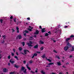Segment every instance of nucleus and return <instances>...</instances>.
I'll return each instance as SVG.
<instances>
[{"instance_id":"obj_1","label":"nucleus","mask_w":74,"mask_h":74,"mask_svg":"<svg viewBox=\"0 0 74 74\" xmlns=\"http://www.w3.org/2000/svg\"><path fill=\"white\" fill-rule=\"evenodd\" d=\"M21 70L23 71V72L24 73L27 74V72H26V70H27V69H25V67L22 66L21 67Z\"/></svg>"},{"instance_id":"obj_2","label":"nucleus","mask_w":74,"mask_h":74,"mask_svg":"<svg viewBox=\"0 0 74 74\" xmlns=\"http://www.w3.org/2000/svg\"><path fill=\"white\" fill-rule=\"evenodd\" d=\"M8 71V69L6 68H3V71L5 73H6V72H7Z\"/></svg>"},{"instance_id":"obj_3","label":"nucleus","mask_w":74,"mask_h":74,"mask_svg":"<svg viewBox=\"0 0 74 74\" xmlns=\"http://www.w3.org/2000/svg\"><path fill=\"white\" fill-rule=\"evenodd\" d=\"M26 67L29 70H31V68L30 67H29V64H27L26 65Z\"/></svg>"},{"instance_id":"obj_4","label":"nucleus","mask_w":74,"mask_h":74,"mask_svg":"<svg viewBox=\"0 0 74 74\" xmlns=\"http://www.w3.org/2000/svg\"><path fill=\"white\" fill-rule=\"evenodd\" d=\"M10 62L11 63H12V64H13V63H14V61H12V59H11L10 60Z\"/></svg>"},{"instance_id":"obj_5","label":"nucleus","mask_w":74,"mask_h":74,"mask_svg":"<svg viewBox=\"0 0 74 74\" xmlns=\"http://www.w3.org/2000/svg\"><path fill=\"white\" fill-rule=\"evenodd\" d=\"M68 49H69V47L68 46H66L64 48V51H67Z\"/></svg>"},{"instance_id":"obj_6","label":"nucleus","mask_w":74,"mask_h":74,"mask_svg":"<svg viewBox=\"0 0 74 74\" xmlns=\"http://www.w3.org/2000/svg\"><path fill=\"white\" fill-rule=\"evenodd\" d=\"M38 33H39L38 31V30H37L36 31V32L34 33V34H38Z\"/></svg>"},{"instance_id":"obj_7","label":"nucleus","mask_w":74,"mask_h":74,"mask_svg":"<svg viewBox=\"0 0 74 74\" xmlns=\"http://www.w3.org/2000/svg\"><path fill=\"white\" fill-rule=\"evenodd\" d=\"M39 42L40 44H44V42L42 41L41 40Z\"/></svg>"},{"instance_id":"obj_8","label":"nucleus","mask_w":74,"mask_h":74,"mask_svg":"<svg viewBox=\"0 0 74 74\" xmlns=\"http://www.w3.org/2000/svg\"><path fill=\"white\" fill-rule=\"evenodd\" d=\"M57 63L58 66H60V65H62L60 62H58Z\"/></svg>"},{"instance_id":"obj_9","label":"nucleus","mask_w":74,"mask_h":74,"mask_svg":"<svg viewBox=\"0 0 74 74\" xmlns=\"http://www.w3.org/2000/svg\"><path fill=\"white\" fill-rule=\"evenodd\" d=\"M44 30H45V29L43 28L42 29V33H44V32H45V31Z\"/></svg>"},{"instance_id":"obj_10","label":"nucleus","mask_w":74,"mask_h":74,"mask_svg":"<svg viewBox=\"0 0 74 74\" xmlns=\"http://www.w3.org/2000/svg\"><path fill=\"white\" fill-rule=\"evenodd\" d=\"M52 58H51V59H47V61H48V62H52Z\"/></svg>"},{"instance_id":"obj_11","label":"nucleus","mask_w":74,"mask_h":74,"mask_svg":"<svg viewBox=\"0 0 74 74\" xmlns=\"http://www.w3.org/2000/svg\"><path fill=\"white\" fill-rule=\"evenodd\" d=\"M27 45H28V46L29 47H33V46H32V45H31L30 44V43H27Z\"/></svg>"},{"instance_id":"obj_12","label":"nucleus","mask_w":74,"mask_h":74,"mask_svg":"<svg viewBox=\"0 0 74 74\" xmlns=\"http://www.w3.org/2000/svg\"><path fill=\"white\" fill-rule=\"evenodd\" d=\"M24 53H25V54H26V52H27V51H28V52H29V51H28V50H24Z\"/></svg>"},{"instance_id":"obj_13","label":"nucleus","mask_w":74,"mask_h":74,"mask_svg":"<svg viewBox=\"0 0 74 74\" xmlns=\"http://www.w3.org/2000/svg\"><path fill=\"white\" fill-rule=\"evenodd\" d=\"M41 57L42 58H45V54H44Z\"/></svg>"},{"instance_id":"obj_14","label":"nucleus","mask_w":74,"mask_h":74,"mask_svg":"<svg viewBox=\"0 0 74 74\" xmlns=\"http://www.w3.org/2000/svg\"><path fill=\"white\" fill-rule=\"evenodd\" d=\"M72 49L71 50V51H74V47L73 46L72 47Z\"/></svg>"},{"instance_id":"obj_15","label":"nucleus","mask_w":74,"mask_h":74,"mask_svg":"<svg viewBox=\"0 0 74 74\" xmlns=\"http://www.w3.org/2000/svg\"><path fill=\"white\" fill-rule=\"evenodd\" d=\"M18 38H19V39H21V38H22V36H21V35H20L18 36Z\"/></svg>"},{"instance_id":"obj_16","label":"nucleus","mask_w":74,"mask_h":74,"mask_svg":"<svg viewBox=\"0 0 74 74\" xmlns=\"http://www.w3.org/2000/svg\"><path fill=\"white\" fill-rule=\"evenodd\" d=\"M41 73L42 74H45V73L43 71H41Z\"/></svg>"},{"instance_id":"obj_17","label":"nucleus","mask_w":74,"mask_h":74,"mask_svg":"<svg viewBox=\"0 0 74 74\" xmlns=\"http://www.w3.org/2000/svg\"><path fill=\"white\" fill-rule=\"evenodd\" d=\"M54 63H50L48 64V65H52V64H54Z\"/></svg>"},{"instance_id":"obj_18","label":"nucleus","mask_w":74,"mask_h":74,"mask_svg":"<svg viewBox=\"0 0 74 74\" xmlns=\"http://www.w3.org/2000/svg\"><path fill=\"white\" fill-rule=\"evenodd\" d=\"M2 37L3 39V40H4V39H5V38L6 37V36H2Z\"/></svg>"},{"instance_id":"obj_19","label":"nucleus","mask_w":74,"mask_h":74,"mask_svg":"<svg viewBox=\"0 0 74 74\" xmlns=\"http://www.w3.org/2000/svg\"><path fill=\"white\" fill-rule=\"evenodd\" d=\"M38 45H36L34 47V48H38Z\"/></svg>"},{"instance_id":"obj_20","label":"nucleus","mask_w":74,"mask_h":74,"mask_svg":"<svg viewBox=\"0 0 74 74\" xmlns=\"http://www.w3.org/2000/svg\"><path fill=\"white\" fill-rule=\"evenodd\" d=\"M70 39H70V38H68L66 39V42H67V41H68L69 40H70Z\"/></svg>"},{"instance_id":"obj_21","label":"nucleus","mask_w":74,"mask_h":74,"mask_svg":"<svg viewBox=\"0 0 74 74\" xmlns=\"http://www.w3.org/2000/svg\"><path fill=\"white\" fill-rule=\"evenodd\" d=\"M16 29L17 30V33H19V28H18V27H16Z\"/></svg>"},{"instance_id":"obj_22","label":"nucleus","mask_w":74,"mask_h":74,"mask_svg":"<svg viewBox=\"0 0 74 74\" xmlns=\"http://www.w3.org/2000/svg\"><path fill=\"white\" fill-rule=\"evenodd\" d=\"M56 58H58V59H60V57L59 56H56Z\"/></svg>"},{"instance_id":"obj_23","label":"nucleus","mask_w":74,"mask_h":74,"mask_svg":"<svg viewBox=\"0 0 74 74\" xmlns=\"http://www.w3.org/2000/svg\"><path fill=\"white\" fill-rule=\"evenodd\" d=\"M14 58H15L17 60H18V57L17 56H15L14 57Z\"/></svg>"},{"instance_id":"obj_24","label":"nucleus","mask_w":74,"mask_h":74,"mask_svg":"<svg viewBox=\"0 0 74 74\" xmlns=\"http://www.w3.org/2000/svg\"><path fill=\"white\" fill-rule=\"evenodd\" d=\"M22 49V48L19 47L18 49V50H19V51H21Z\"/></svg>"},{"instance_id":"obj_25","label":"nucleus","mask_w":74,"mask_h":74,"mask_svg":"<svg viewBox=\"0 0 74 74\" xmlns=\"http://www.w3.org/2000/svg\"><path fill=\"white\" fill-rule=\"evenodd\" d=\"M31 73L32 74H35V72L32 71H31Z\"/></svg>"},{"instance_id":"obj_26","label":"nucleus","mask_w":74,"mask_h":74,"mask_svg":"<svg viewBox=\"0 0 74 74\" xmlns=\"http://www.w3.org/2000/svg\"><path fill=\"white\" fill-rule=\"evenodd\" d=\"M14 67H16V68H18V67H19V66H16V65H15L14 66Z\"/></svg>"},{"instance_id":"obj_27","label":"nucleus","mask_w":74,"mask_h":74,"mask_svg":"<svg viewBox=\"0 0 74 74\" xmlns=\"http://www.w3.org/2000/svg\"><path fill=\"white\" fill-rule=\"evenodd\" d=\"M25 32L26 33H27V34H28L29 33V31H27V30H25Z\"/></svg>"},{"instance_id":"obj_28","label":"nucleus","mask_w":74,"mask_h":74,"mask_svg":"<svg viewBox=\"0 0 74 74\" xmlns=\"http://www.w3.org/2000/svg\"><path fill=\"white\" fill-rule=\"evenodd\" d=\"M73 37H74V36L73 35H72L70 36V38H73Z\"/></svg>"},{"instance_id":"obj_29","label":"nucleus","mask_w":74,"mask_h":74,"mask_svg":"<svg viewBox=\"0 0 74 74\" xmlns=\"http://www.w3.org/2000/svg\"><path fill=\"white\" fill-rule=\"evenodd\" d=\"M28 30H29V31H30V32H31L32 30V29H30V28H28Z\"/></svg>"},{"instance_id":"obj_30","label":"nucleus","mask_w":74,"mask_h":74,"mask_svg":"<svg viewBox=\"0 0 74 74\" xmlns=\"http://www.w3.org/2000/svg\"><path fill=\"white\" fill-rule=\"evenodd\" d=\"M8 58L9 59H10V58H11V56L9 55L8 56Z\"/></svg>"},{"instance_id":"obj_31","label":"nucleus","mask_w":74,"mask_h":74,"mask_svg":"<svg viewBox=\"0 0 74 74\" xmlns=\"http://www.w3.org/2000/svg\"><path fill=\"white\" fill-rule=\"evenodd\" d=\"M34 56H37V54L36 53H35L34 54Z\"/></svg>"},{"instance_id":"obj_32","label":"nucleus","mask_w":74,"mask_h":74,"mask_svg":"<svg viewBox=\"0 0 74 74\" xmlns=\"http://www.w3.org/2000/svg\"><path fill=\"white\" fill-rule=\"evenodd\" d=\"M49 34L48 33H46V34H45V36H48Z\"/></svg>"},{"instance_id":"obj_33","label":"nucleus","mask_w":74,"mask_h":74,"mask_svg":"<svg viewBox=\"0 0 74 74\" xmlns=\"http://www.w3.org/2000/svg\"><path fill=\"white\" fill-rule=\"evenodd\" d=\"M14 73H15V72H10V74H14Z\"/></svg>"},{"instance_id":"obj_34","label":"nucleus","mask_w":74,"mask_h":74,"mask_svg":"<svg viewBox=\"0 0 74 74\" xmlns=\"http://www.w3.org/2000/svg\"><path fill=\"white\" fill-rule=\"evenodd\" d=\"M52 41H53V42H56V40H54V39H52Z\"/></svg>"},{"instance_id":"obj_35","label":"nucleus","mask_w":74,"mask_h":74,"mask_svg":"<svg viewBox=\"0 0 74 74\" xmlns=\"http://www.w3.org/2000/svg\"><path fill=\"white\" fill-rule=\"evenodd\" d=\"M43 49H44V47H41L40 48L41 50H43Z\"/></svg>"},{"instance_id":"obj_36","label":"nucleus","mask_w":74,"mask_h":74,"mask_svg":"<svg viewBox=\"0 0 74 74\" xmlns=\"http://www.w3.org/2000/svg\"><path fill=\"white\" fill-rule=\"evenodd\" d=\"M11 55L12 56H14V54L13 53H12Z\"/></svg>"},{"instance_id":"obj_37","label":"nucleus","mask_w":74,"mask_h":74,"mask_svg":"<svg viewBox=\"0 0 74 74\" xmlns=\"http://www.w3.org/2000/svg\"><path fill=\"white\" fill-rule=\"evenodd\" d=\"M22 44H23V46H24L25 45V42H23L22 43Z\"/></svg>"},{"instance_id":"obj_38","label":"nucleus","mask_w":74,"mask_h":74,"mask_svg":"<svg viewBox=\"0 0 74 74\" xmlns=\"http://www.w3.org/2000/svg\"><path fill=\"white\" fill-rule=\"evenodd\" d=\"M69 26H65L64 27V28H67V27H68Z\"/></svg>"},{"instance_id":"obj_39","label":"nucleus","mask_w":74,"mask_h":74,"mask_svg":"<svg viewBox=\"0 0 74 74\" xmlns=\"http://www.w3.org/2000/svg\"><path fill=\"white\" fill-rule=\"evenodd\" d=\"M1 43L2 44H4V40H3L2 41V42Z\"/></svg>"},{"instance_id":"obj_40","label":"nucleus","mask_w":74,"mask_h":74,"mask_svg":"<svg viewBox=\"0 0 74 74\" xmlns=\"http://www.w3.org/2000/svg\"><path fill=\"white\" fill-rule=\"evenodd\" d=\"M26 61H24L23 62V63L24 64H26Z\"/></svg>"},{"instance_id":"obj_41","label":"nucleus","mask_w":74,"mask_h":74,"mask_svg":"<svg viewBox=\"0 0 74 74\" xmlns=\"http://www.w3.org/2000/svg\"><path fill=\"white\" fill-rule=\"evenodd\" d=\"M54 52H55V53H57V51H56V50H54L53 51Z\"/></svg>"},{"instance_id":"obj_42","label":"nucleus","mask_w":74,"mask_h":74,"mask_svg":"<svg viewBox=\"0 0 74 74\" xmlns=\"http://www.w3.org/2000/svg\"><path fill=\"white\" fill-rule=\"evenodd\" d=\"M33 40V38L32 37H31L29 38L30 40Z\"/></svg>"},{"instance_id":"obj_43","label":"nucleus","mask_w":74,"mask_h":74,"mask_svg":"<svg viewBox=\"0 0 74 74\" xmlns=\"http://www.w3.org/2000/svg\"><path fill=\"white\" fill-rule=\"evenodd\" d=\"M47 67H51V66H50V65H48V66H46Z\"/></svg>"},{"instance_id":"obj_44","label":"nucleus","mask_w":74,"mask_h":74,"mask_svg":"<svg viewBox=\"0 0 74 74\" xmlns=\"http://www.w3.org/2000/svg\"><path fill=\"white\" fill-rule=\"evenodd\" d=\"M13 51L14 52H15V49H13Z\"/></svg>"},{"instance_id":"obj_45","label":"nucleus","mask_w":74,"mask_h":74,"mask_svg":"<svg viewBox=\"0 0 74 74\" xmlns=\"http://www.w3.org/2000/svg\"><path fill=\"white\" fill-rule=\"evenodd\" d=\"M0 22H1V23H3V20L1 19L0 20Z\"/></svg>"},{"instance_id":"obj_46","label":"nucleus","mask_w":74,"mask_h":74,"mask_svg":"<svg viewBox=\"0 0 74 74\" xmlns=\"http://www.w3.org/2000/svg\"><path fill=\"white\" fill-rule=\"evenodd\" d=\"M10 18L11 19H12V18H13V17L12 16L10 17Z\"/></svg>"},{"instance_id":"obj_47","label":"nucleus","mask_w":74,"mask_h":74,"mask_svg":"<svg viewBox=\"0 0 74 74\" xmlns=\"http://www.w3.org/2000/svg\"><path fill=\"white\" fill-rule=\"evenodd\" d=\"M12 33H14V32H15V30H14V29H12Z\"/></svg>"},{"instance_id":"obj_48","label":"nucleus","mask_w":74,"mask_h":74,"mask_svg":"<svg viewBox=\"0 0 74 74\" xmlns=\"http://www.w3.org/2000/svg\"><path fill=\"white\" fill-rule=\"evenodd\" d=\"M64 74V73H63V72H60L59 73V74Z\"/></svg>"},{"instance_id":"obj_49","label":"nucleus","mask_w":74,"mask_h":74,"mask_svg":"<svg viewBox=\"0 0 74 74\" xmlns=\"http://www.w3.org/2000/svg\"><path fill=\"white\" fill-rule=\"evenodd\" d=\"M24 36H25V37H26V33H24Z\"/></svg>"},{"instance_id":"obj_50","label":"nucleus","mask_w":74,"mask_h":74,"mask_svg":"<svg viewBox=\"0 0 74 74\" xmlns=\"http://www.w3.org/2000/svg\"><path fill=\"white\" fill-rule=\"evenodd\" d=\"M2 58V56H1V54H0V59Z\"/></svg>"},{"instance_id":"obj_51","label":"nucleus","mask_w":74,"mask_h":74,"mask_svg":"<svg viewBox=\"0 0 74 74\" xmlns=\"http://www.w3.org/2000/svg\"><path fill=\"white\" fill-rule=\"evenodd\" d=\"M29 63H33V61H30L29 62Z\"/></svg>"},{"instance_id":"obj_52","label":"nucleus","mask_w":74,"mask_h":74,"mask_svg":"<svg viewBox=\"0 0 74 74\" xmlns=\"http://www.w3.org/2000/svg\"><path fill=\"white\" fill-rule=\"evenodd\" d=\"M14 21L15 22H16V19L14 18Z\"/></svg>"},{"instance_id":"obj_53","label":"nucleus","mask_w":74,"mask_h":74,"mask_svg":"<svg viewBox=\"0 0 74 74\" xmlns=\"http://www.w3.org/2000/svg\"><path fill=\"white\" fill-rule=\"evenodd\" d=\"M35 73H37V72H38V70H36L35 71Z\"/></svg>"},{"instance_id":"obj_54","label":"nucleus","mask_w":74,"mask_h":74,"mask_svg":"<svg viewBox=\"0 0 74 74\" xmlns=\"http://www.w3.org/2000/svg\"><path fill=\"white\" fill-rule=\"evenodd\" d=\"M29 42L30 43V44H32V43H33L32 42V41H29Z\"/></svg>"},{"instance_id":"obj_55","label":"nucleus","mask_w":74,"mask_h":74,"mask_svg":"<svg viewBox=\"0 0 74 74\" xmlns=\"http://www.w3.org/2000/svg\"><path fill=\"white\" fill-rule=\"evenodd\" d=\"M51 74H57L55 73H51Z\"/></svg>"},{"instance_id":"obj_56","label":"nucleus","mask_w":74,"mask_h":74,"mask_svg":"<svg viewBox=\"0 0 74 74\" xmlns=\"http://www.w3.org/2000/svg\"><path fill=\"white\" fill-rule=\"evenodd\" d=\"M27 19H28V20H30V18H27Z\"/></svg>"},{"instance_id":"obj_57","label":"nucleus","mask_w":74,"mask_h":74,"mask_svg":"<svg viewBox=\"0 0 74 74\" xmlns=\"http://www.w3.org/2000/svg\"><path fill=\"white\" fill-rule=\"evenodd\" d=\"M70 45V43H68L67 44V45Z\"/></svg>"},{"instance_id":"obj_58","label":"nucleus","mask_w":74,"mask_h":74,"mask_svg":"<svg viewBox=\"0 0 74 74\" xmlns=\"http://www.w3.org/2000/svg\"><path fill=\"white\" fill-rule=\"evenodd\" d=\"M48 33H49V34H51V32L50 31H49L48 32Z\"/></svg>"},{"instance_id":"obj_59","label":"nucleus","mask_w":74,"mask_h":74,"mask_svg":"<svg viewBox=\"0 0 74 74\" xmlns=\"http://www.w3.org/2000/svg\"><path fill=\"white\" fill-rule=\"evenodd\" d=\"M39 28H40V29H41V26H39Z\"/></svg>"},{"instance_id":"obj_60","label":"nucleus","mask_w":74,"mask_h":74,"mask_svg":"<svg viewBox=\"0 0 74 74\" xmlns=\"http://www.w3.org/2000/svg\"><path fill=\"white\" fill-rule=\"evenodd\" d=\"M34 55L32 57V58H34Z\"/></svg>"},{"instance_id":"obj_61","label":"nucleus","mask_w":74,"mask_h":74,"mask_svg":"<svg viewBox=\"0 0 74 74\" xmlns=\"http://www.w3.org/2000/svg\"><path fill=\"white\" fill-rule=\"evenodd\" d=\"M69 58H72V56H69Z\"/></svg>"},{"instance_id":"obj_62","label":"nucleus","mask_w":74,"mask_h":74,"mask_svg":"<svg viewBox=\"0 0 74 74\" xmlns=\"http://www.w3.org/2000/svg\"><path fill=\"white\" fill-rule=\"evenodd\" d=\"M16 54L17 55H18V52L16 53Z\"/></svg>"},{"instance_id":"obj_63","label":"nucleus","mask_w":74,"mask_h":74,"mask_svg":"<svg viewBox=\"0 0 74 74\" xmlns=\"http://www.w3.org/2000/svg\"><path fill=\"white\" fill-rule=\"evenodd\" d=\"M8 65H9V66H10V63H8Z\"/></svg>"},{"instance_id":"obj_64","label":"nucleus","mask_w":74,"mask_h":74,"mask_svg":"<svg viewBox=\"0 0 74 74\" xmlns=\"http://www.w3.org/2000/svg\"><path fill=\"white\" fill-rule=\"evenodd\" d=\"M57 31H55V30H54V32H55V33H56Z\"/></svg>"}]
</instances>
